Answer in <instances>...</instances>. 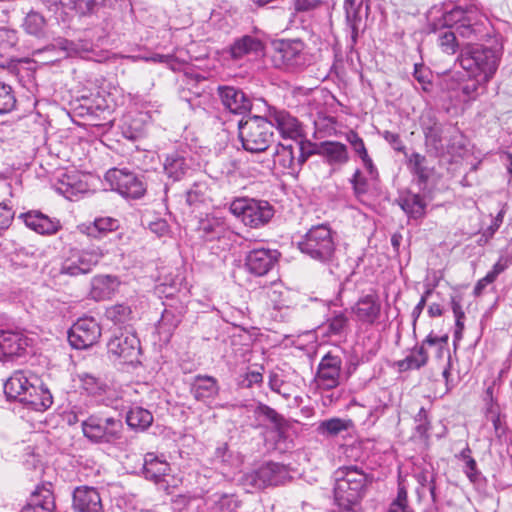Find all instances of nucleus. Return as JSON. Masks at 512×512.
<instances>
[{"label": "nucleus", "mask_w": 512, "mask_h": 512, "mask_svg": "<svg viewBox=\"0 0 512 512\" xmlns=\"http://www.w3.org/2000/svg\"><path fill=\"white\" fill-rule=\"evenodd\" d=\"M334 501L337 506H359L372 478L356 465L339 467L334 472Z\"/></svg>", "instance_id": "obj_1"}, {"label": "nucleus", "mask_w": 512, "mask_h": 512, "mask_svg": "<svg viewBox=\"0 0 512 512\" xmlns=\"http://www.w3.org/2000/svg\"><path fill=\"white\" fill-rule=\"evenodd\" d=\"M424 134L426 152L433 157H439L445 153L460 155L465 149L463 136L454 129L446 130L435 117L424 116L421 121Z\"/></svg>", "instance_id": "obj_2"}, {"label": "nucleus", "mask_w": 512, "mask_h": 512, "mask_svg": "<svg viewBox=\"0 0 512 512\" xmlns=\"http://www.w3.org/2000/svg\"><path fill=\"white\" fill-rule=\"evenodd\" d=\"M457 61L470 77L481 78L486 84L497 71L500 57L491 48L467 44L461 49Z\"/></svg>", "instance_id": "obj_3"}, {"label": "nucleus", "mask_w": 512, "mask_h": 512, "mask_svg": "<svg viewBox=\"0 0 512 512\" xmlns=\"http://www.w3.org/2000/svg\"><path fill=\"white\" fill-rule=\"evenodd\" d=\"M270 58L274 67L288 71L302 70L314 61L313 54L300 39H279L271 43Z\"/></svg>", "instance_id": "obj_4"}, {"label": "nucleus", "mask_w": 512, "mask_h": 512, "mask_svg": "<svg viewBox=\"0 0 512 512\" xmlns=\"http://www.w3.org/2000/svg\"><path fill=\"white\" fill-rule=\"evenodd\" d=\"M238 130L243 148L251 153L264 152L273 141V125L262 116L240 121Z\"/></svg>", "instance_id": "obj_5"}, {"label": "nucleus", "mask_w": 512, "mask_h": 512, "mask_svg": "<svg viewBox=\"0 0 512 512\" xmlns=\"http://www.w3.org/2000/svg\"><path fill=\"white\" fill-rule=\"evenodd\" d=\"M229 211L245 226L260 228L266 225L274 215L272 205L264 200L236 198L229 204Z\"/></svg>", "instance_id": "obj_6"}, {"label": "nucleus", "mask_w": 512, "mask_h": 512, "mask_svg": "<svg viewBox=\"0 0 512 512\" xmlns=\"http://www.w3.org/2000/svg\"><path fill=\"white\" fill-rule=\"evenodd\" d=\"M288 468L277 462H266L241 477V484L247 492L263 490L267 487L284 485L290 481Z\"/></svg>", "instance_id": "obj_7"}, {"label": "nucleus", "mask_w": 512, "mask_h": 512, "mask_svg": "<svg viewBox=\"0 0 512 512\" xmlns=\"http://www.w3.org/2000/svg\"><path fill=\"white\" fill-rule=\"evenodd\" d=\"M83 435L92 443L113 444L122 437L123 423L113 417L89 416L81 423Z\"/></svg>", "instance_id": "obj_8"}, {"label": "nucleus", "mask_w": 512, "mask_h": 512, "mask_svg": "<svg viewBox=\"0 0 512 512\" xmlns=\"http://www.w3.org/2000/svg\"><path fill=\"white\" fill-rule=\"evenodd\" d=\"M107 353L110 358L124 364L139 362L141 353L140 340L135 333L128 330L114 332L107 342Z\"/></svg>", "instance_id": "obj_9"}, {"label": "nucleus", "mask_w": 512, "mask_h": 512, "mask_svg": "<svg viewBox=\"0 0 512 512\" xmlns=\"http://www.w3.org/2000/svg\"><path fill=\"white\" fill-rule=\"evenodd\" d=\"M311 154L312 151L302 141L285 139L276 147L274 163L294 172L302 167Z\"/></svg>", "instance_id": "obj_10"}, {"label": "nucleus", "mask_w": 512, "mask_h": 512, "mask_svg": "<svg viewBox=\"0 0 512 512\" xmlns=\"http://www.w3.org/2000/svg\"><path fill=\"white\" fill-rule=\"evenodd\" d=\"M298 247L301 253L310 256H330L334 251L331 229L326 224L313 226Z\"/></svg>", "instance_id": "obj_11"}, {"label": "nucleus", "mask_w": 512, "mask_h": 512, "mask_svg": "<svg viewBox=\"0 0 512 512\" xmlns=\"http://www.w3.org/2000/svg\"><path fill=\"white\" fill-rule=\"evenodd\" d=\"M342 359L340 356L326 353L320 360L314 381L318 388L332 390L342 382Z\"/></svg>", "instance_id": "obj_12"}, {"label": "nucleus", "mask_w": 512, "mask_h": 512, "mask_svg": "<svg viewBox=\"0 0 512 512\" xmlns=\"http://www.w3.org/2000/svg\"><path fill=\"white\" fill-rule=\"evenodd\" d=\"M105 180L112 190L130 198H140L145 192V186L140 178L125 169L113 168L106 172Z\"/></svg>", "instance_id": "obj_13"}, {"label": "nucleus", "mask_w": 512, "mask_h": 512, "mask_svg": "<svg viewBox=\"0 0 512 512\" xmlns=\"http://www.w3.org/2000/svg\"><path fill=\"white\" fill-rule=\"evenodd\" d=\"M100 337L101 327L92 317L78 319L68 331V341L75 349L91 347Z\"/></svg>", "instance_id": "obj_14"}, {"label": "nucleus", "mask_w": 512, "mask_h": 512, "mask_svg": "<svg viewBox=\"0 0 512 512\" xmlns=\"http://www.w3.org/2000/svg\"><path fill=\"white\" fill-rule=\"evenodd\" d=\"M381 301L377 291L361 296L352 307V312L358 322L364 325H374L381 316Z\"/></svg>", "instance_id": "obj_15"}, {"label": "nucleus", "mask_w": 512, "mask_h": 512, "mask_svg": "<svg viewBox=\"0 0 512 512\" xmlns=\"http://www.w3.org/2000/svg\"><path fill=\"white\" fill-rule=\"evenodd\" d=\"M265 118L276 127L285 139H296L301 133L300 122L288 111L269 106Z\"/></svg>", "instance_id": "obj_16"}, {"label": "nucleus", "mask_w": 512, "mask_h": 512, "mask_svg": "<svg viewBox=\"0 0 512 512\" xmlns=\"http://www.w3.org/2000/svg\"><path fill=\"white\" fill-rule=\"evenodd\" d=\"M18 218L23 221L27 228L40 235L51 236L62 228L59 219L50 217L40 210H29L21 213Z\"/></svg>", "instance_id": "obj_17"}, {"label": "nucleus", "mask_w": 512, "mask_h": 512, "mask_svg": "<svg viewBox=\"0 0 512 512\" xmlns=\"http://www.w3.org/2000/svg\"><path fill=\"white\" fill-rule=\"evenodd\" d=\"M72 508L75 512H104L99 491L91 486H78L72 494Z\"/></svg>", "instance_id": "obj_18"}, {"label": "nucleus", "mask_w": 512, "mask_h": 512, "mask_svg": "<svg viewBox=\"0 0 512 512\" xmlns=\"http://www.w3.org/2000/svg\"><path fill=\"white\" fill-rule=\"evenodd\" d=\"M218 95L224 108L233 114H243L251 109L250 98L236 87L219 86Z\"/></svg>", "instance_id": "obj_19"}, {"label": "nucleus", "mask_w": 512, "mask_h": 512, "mask_svg": "<svg viewBox=\"0 0 512 512\" xmlns=\"http://www.w3.org/2000/svg\"><path fill=\"white\" fill-rule=\"evenodd\" d=\"M31 339L21 331L0 330V353L7 358L22 356Z\"/></svg>", "instance_id": "obj_20"}, {"label": "nucleus", "mask_w": 512, "mask_h": 512, "mask_svg": "<svg viewBox=\"0 0 512 512\" xmlns=\"http://www.w3.org/2000/svg\"><path fill=\"white\" fill-rule=\"evenodd\" d=\"M34 383L26 396L22 397L20 403L34 411H45L53 404V397L49 389L43 385L38 377L33 378Z\"/></svg>", "instance_id": "obj_21"}, {"label": "nucleus", "mask_w": 512, "mask_h": 512, "mask_svg": "<svg viewBox=\"0 0 512 512\" xmlns=\"http://www.w3.org/2000/svg\"><path fill=\"white\" fill-rule=\"evenodd\" d=\"M37 377L31 371H15L4 384V392L9 399L20 401L26 396L30 385L34 383L33 378Z\"/></svg>", "instance_id": "obj_22"}, {"label": "nucleus", "mask_w": 512, "mask_h": 512, "mask_svg": "<svg viewBox=\"0 0 512 512\" xmlns=\"http://www.w3.org/2000/svg\"><path fill=\"white\" fill-rule=\"evenodd\" d=\"M191 169V159L185 152L173 151L164 161V172L173 181L181 180Z\"/></svg>", "instance_id": "obj_23"}, {"label": "nucleus", "mask_w": 512, "mask_h": 512, "mask_svg": "<svg viewBox=\"0 0 512 512\" xmlns=\"http://www.w3.org/2000/svg\"><path fill=\"white\" fill-rule=\"evenodd\" d=\"M220 391L216 378L208 375H197L194 377L191 385V393L193 397L202 402L215 399Z\"/></svg>", "instance_id": "obj_24"}, {"label": "nucleus", "mask_w": 512, "mask_h": 512, "mask_svg": "<svg viewBox=\"0 0 512 512\" xmlns=\"http://www.w3.org/2000/svg\"><path fill=\"white\" fill-rule=\"evenodd\" d=\"M120 281L111 275H99L91 282L90 297L95 301L109 299L117 290Z\"/></svg>", "instance_id": "obj_25"}, {"label": "nucleus", "mask_w": 512, "mask_h": 512, "mask_svg": "<svg viewBox=\"0 0 512 512\" xmlns=\"http://www.w3.org/2000/svg\"><path fill=\"white\" fill-rule=\"evenodd\" d=\"M170 470L166 460L160 459L155 453L149 452L144 456L143 475L147 480L158 484Z\"/></svg>", "instance_id": "obj_26"}, {"label": "nucleus", "mask_w": 512, "mask_h": 512, "mask_svg": "<svg viewBox=\"0 0 512 512\" xmlns=\"http://www.w3.org/2000/svg\"><path fill=\"white\" fill-rule=\"evenodd\" d=\"M54 509L55 499L52 491L46 488H37L21 512H54Z\"/></svg>", "instance_id": "obj_27"}, {"label": "nucleus", "mask_w": 512, "mask_h": 512, "mask_svg": "<svg viewBox=\"0 0 512 512\" xmlns=\"http://www.w3.org/2000/svg\"><path fill=\"white\" fill-rule=\"evenodd\" d=\"M228 229V223L223 216L207 214L199 221L198 230L209 240L221 237Z\"/></svg>", "instance_id": "obj_28"}, {"label": "nucleus", "mask_w": 512, "mask_h": 512, "mask_svg": "<svg viewBox=\"0 0 512 512\" xmlns=\"http://www.w3.org/2000/svg\"><path fill=\"white\" fill-rule=\"evenodd\" d=\"M263 51L262 42L253 36L245 35L236 40L230 48L233 59H241L248 55H259Z\"/></svg>", "instance_id": "obj_29"}, {"label": "nucleus", "mask_w": 512, "mask_h": 512, "mask_svg": "<svg viewBox=\"0 0 512 512\" xmlns=\"http://www.w3.org/2000/svg\"><path fill=\"white\" fill-rule=\"evenodd\" d=\"M80 387L89 396L95 397L103 401L105 405H112L110 402L104 401L102 398L108 391L107 383L100 377H96L90 373H83L79 375Z\"/></svg>", "instance_id": "obj_30"}, {"label": "nucleus", "mask_w": 512, "mask_h": 512, "mask_svg": "<svg viewBox=\"0 0 512 512\" xmlns=\"http://www.w3.org/2000/svg\"><path fill=\"white\" fill-rule=\"evenodd\" d=\"M458 35L464 39L475 41L480 39L484 33V23L478 19V15H467L463 17L456 26Z\"/></svg>", "instance_id": "obj_31"}, {"label": "nucleus", "mask_w": 512, "mask_h": 512, "mask_svg": "<svg viewBox=\"0 0 512 512\" xmlns=\"http://www.w3.org/2000/svg\"><path fill=\"white\" fill-rule=\"evenodd\" d=\"M428 359L427 349H424L423 346L415 345L411 349L410 354L404 359L398 360L395 365L400 372L419 370L427 365Z\"/></svg>", "instance_id": "obj_32"}, {"label": "nucleus", "mask_w": 512, "mask_h": 512, "mask_svg": "<svg viewBox=\"0 0 512 512\" xmlns=\"http://www.w3.org/2000/svg\"><path fill=\"white\" fill-rule=\"evenodd\" d=\"M152 413L143 407L133 406L126 413L127 425L135 431H145L153 423Z\"/></svg>", "instance_id": "obj_33"}, {"label": "nucleus", "mask_w": 512, "mask_h": 512, "mask_svg": "<svg viewBox=\"0 0 512 512\" xmlns=\"http://www.w3.org/2000/svg\"><path fill=\"white\" fill-rule=\"evenodd\" d=\"M255 414L258 416H264L273 424L274 431L277 433L279 439L286 437V432L290 427V424L275 409L266 404L259 403L255 409Z\"/></svg>", "instance_id": "obj_34"}, {"label": "nucleus", "mask_w": 512, "mask_h": 512, "mask_svg": "<svg viewBox=\"0 0 512 512\" xmlns=\"http://www.w3.org/2000/svg\"><path fill=\"white\" fill-rule=\"evenodd\" d=\"M320 153L330 165H342L349 160L347 147L340 142H324Z\"/></svg>", "instance_id": "obj_35"}, {"label": "nucleus", "mask_w": 512, "mask_h": 512, "mask_svg": "<svg viewBox=\"0 0 512 512\" xmlns=\"http://www.w3.org/2000/svg\"><path fill=\"white\" fill-rule=\"evenodd\" d=\"M119 220L113 217H98L92 223L85 226V232L88 236L100 238L109 232L116 231L119 228Z\"/></svg>", "instance_id": "obj_36"}, {"label": "nucleus", "mask_w": 512, "mask_h": 512, "mask_svg": "<svg viewBox=\"0 0 512 512\" xmlns=\"http://www.w3.org/2000/svg\"><path fill=\"white\" fill-rule=\"evenodd\" d=\"M408 166L417 177L418 183L426 185L433 171L428 167L426 157L418 152H413L408 158Z\"/></svg>", "instance_id": "obj_37"}, {"label": "nucleus", "mask_w": 512, "mask_h": 512, "mask_svg": "<svg viewBox=\"0 0 512 512\" xmlns=\"http://www.w3.org/2000/svg\"><path fill=\"white\" fill-rule=\"evenodd\" d=\"M53 2L74 10L80 15H88L94 13L100 6H103L105 0H53Z\"/></svg>", "instance_id": "obj_38"}, {"label": "nucleus", "mask_w": 512, "mask_h": 512, "mask_svg": "<svg viewBox=\"0 0 512 512\" xmlns=\"http://www.w3.org/2000/svg\"><path fill=\"white\" fill-rule=\"evenodd\" d=\"M400 206L409 217L414 219L425 215L426 202L419 194H408L401 198Z\"/></svg>", "instance_id": "obj_39"}, {"label": "nucleus", "mask_w": 512, "mask_h": 512, "mask_svg": "<svg viewBox=\"0 0 512 512\" xmlns=\"http://www.w3.org/2000/svg\"><path fill=\"white\" fill-rule=\"evenodd\" d=\"M388 512H414L408 501V485L406 480L399 476L396 497L392 500Z\"/></svg>", "instance_id": "obj_40"}, {"label": "nucleus", "mask_w": 512, "mask_h": 512, "mask_svg": "<svg viewBox=\"0 0 512 512\" xmlns=\"http://www.w3.org/2000/svg\"><path fill=\"white\" fill-rule=\"evenodd\" d=\"M105 317L114 325H128L133 318V312L129 305L119 303L107 307Z\"/></svg>", "instance_id": "obj_41"}, {"label": "nucleus", "mask_w": 512, "mask_h": 512, "mask_svg": "<svg viewBox=\"0 0 512 512\" xmlns=\"http://www.w3.org/2000/svg\"><path fill=\"white\" fill-rule=\"evenodd\" d=\"M24 31L35 37H43L45 35L46 20L38 12H29L22 23Z\"/></svg>", "instance_id": "obj_42"}, {"label": "nucleus", "mask_w": 512, "mask_h": 512, "mask_svg": "<svg viewBox=\"0 0 512 512\" xmlns=\"http://www.w3.org/2000/svg\"><path fill=\"white\" fill-rule=\"evenodd\" d=\"M278 258H243L245 269L254 276L267 274L275 265Z\"/></svg>", "instance_id": "obj_43"}, {"label": "nucleus", "mask_w": 512, "mask_h": 512, "mask_svg": "<svg viewBox=\"0 0 512 512\" xmlns=\"http://www.w3.org/2000/svg\"><path fill=\"white\" fill-rule=\"evenodd\" d=\"M349 183L352 186L355 199L360 203H366L365 196L369 190V183L360 169H356L354 171L353 175L349 179Z\"/></svg>", "instance_id": "obj_44"}, {"label": "nucleus", "mask_w": 512, "mask_h": 512, "mask_svg": "<svg viewBox=\"0 0 512 512\" xmlns=\"http://www.w3.org/2000/svg\"><path fill=\"white\" fill-rule=\"evenodd\" d=\"M486 418L494 427L495 433L501 436L505 432L504 416L501 414L500 406L495 401H490L486 405Z\"/></svg>", "instance_id": "obj_45"}, {"label": "nucleus", "mask_w": 512, "mask_h": 512, "mask_svg": "<svg viewBox=\"0 0 512 512\" xmlns=\"http://www.w3.org/2000/svg\"><path fill=\"white\" fill-rule=\"evenodd\" d=\"M97 264V261H91L87 258H78L77 263L76 262H65L62 265L61 272L71 275V276H77L80 274H87L92 270V267Z\"/></svg>", "instance_id": "obj_46"}, {"label": "nucleus", "mask_w": 512, "mask_h": 512, "mask_svg": "<svg viewBox=\"0 0 512 512\" xmlns=\"http://www.w3.org/2000/svg\"><path fill=\"white\" fill-rule=\"evenodd\" d=\"M182 315L172 309H165L158 323L159 331L171 334L181 323Z\"/></svg>", "instance_id": "obj_47"}, {"label": "nucleus", "mask_w": 512, "mask_h": 512, "mask_svg": "<svg viewBox=\"0 0 512 512\" xmlns=\"http://www.w3.org/2000/svg\"><path fill=\"white\" fill-rule=\"evenodd\" d=\"M447 343H448L447 335L438 336V335H435L433 332H430L426 336V338L421 342L420 346H423L424 349H426V346L435 347L437 356L441 358V357H443L444 354L450 353L447 348Z\"/></svg>", "instance_id": "obj_48"}, {"label": "nucleus", "mask_w": 512, "mask_h": 512, "mask_svg": "<svg viewBox=\"0 0 512 512\" xmlns=\"http://www.w3.org/2000/svg\"><path fill=\"white\" fill-rule=\"evenodd\" d=\"M438 45L444 53L449 55L455 54L459 47L455 32L451 30L440 31L438 35Z\"/></svg>", "instance_id": "obj_49"}, {"label": "nucleus", "mask_w": 512, "mask_h": 512, "mask_svg": "<svg viewBox=\"0 0 512 512\" xmlns=\"http://www.w3.org/2000/svg\"><path fill=\"white\" fill-rule=\"evenodd\" d=\"M16 106V98L11 86L0 82V114L11 112Z\"/></svg>", "instance_id": "obj_50"}, {"label": "nucleus", "mask_w": 512, "mask_h": 512, "mask_svg": "<svg viewBox=\"0 0 512 512\" xmlns=\"http://www.w3.org/2000/svg\"><path fill=\"white\" fill-rule=\"evenodd\" d=\"M416 423V433L423 439L429 438V431L431 429V422L428 416V411L421 407L414 417Z\"/></svg>", "instance_id": "obj_51"}, {"label": "nucleus", "mask_w": 512, "mask_h": 512, "mask_svg": "<svg viewBox=\"0 0 512 512\" xmlns=\"http://www.w3.org/2000/svg\"><path fill=\"white\" fill-rule=\"evenodd\" d=\"M364 0H345L344 8L348 23L361 22Z\"/></svg>", "instance_id": "obj_52"}, {"label": "nucleus", "mask_w": 512, "mask_h": 512, "mask_svg": "<svg viewBox=\"0 0 512 512\" xmlns=\"http://www.w3.org/2000/svg\"><path fill=\"white\" fill-rule=\"evenodd\" d=\"M319 431L322 434L335 436L347 429V425L344 420L340 418H331L320 423Z\"/></svg>", "instance_id": "obj_53"}, {"label": "nucleus", "mask_w": 512, "mask_h": 512, "mask_svg": "<svg viewBox=\"0 0 512 512\" xmlns=\"http://www.w3.org/2000/svg\"><path fill=\"white\" fill-rule=\"evenodd\" d=\"M347 325V316L342 312L336 313L327 320V333L329 335H340Z\"/></svg>", "instance_id": "obj_54"}, {"label": "nucleus", "mask_w": 512, "mask_h": 512, "mask_svg": "<svg viewBox=\"0 0 512 512\" xmlns=\"http://www.w3.org/2000/svg\"><path fill=\"white\" fill-rule=\"evenodd\" d=\"M414 78L421 84L423 91L429 92L432 87L431 71L423 64L414 65Z\"/></svg>", "instance_id": "obj_55"}, {"label": "nucleus", "mask_w": 512, "mask_h": 512, "mask_svg": "<svg viewBox=\"0 0 512 512\" xmlns=\"http://www.w3.org/2000/svg\"><path fill=\"white\" fill-rule=\"evenodd\" d=\"M354 152L359 156V158L362 160L363 166L368 171L370 175H373L374 172H376L375 165L368 155L365 143L363 139L361 141H358L354 146H351Z\"/></svg>", "instance_id": "obj_56"}, {"label": "nucleus", "mask_w": 512, "mask_h": 512, "mask_svg": "<svg viewBox=\"0 0 512 512\" xmlns=\"http://www.w3.org/2000/svg\"><path fill=\"white\" fill-rule=\"evenodd\" d=\"M180 98L187 102L191 109H196L202 106L203 100L208 99V95H202L199 91L191 92L189 88H182Z\"/></svg>", "instance_id": "obj_57"}, {"label": "nucleus", "mask_w": 512, "mask_h": 512, "mask_svg": "<svg viewBox=\"0 0 512 512\" xmlns=\"http://www.w3.org/2000/svg\"><path fill=\"white\" fill-rule=\"evenodd\" d=\"M263 374L261 371L247 370L239 376L238 385L241 388H251L254 385L261 384Z\"/></svg>", "instance_id": "obj_58"}, {"label": "nucleus", "mask_w": 512, "mask_h": 512, "mask_svg": "<svg viewBox=\"0 0 512 512\" xmlns=\"http://www.w3.org/2000/svg\"><path fill=\"white\" fill-rule=\"evenodd\" d=\"M268 385L272 391L282 395L285 399L290 398L291 394L284 388V380L277 373L271 372L269 374Z\"/></svg>", "instance_id": "obj_59"}, {"label": "nucleus", "mask_w": 512, "mask_h": 512, "mask_svg": "<svg viewBox=\"0 0 512 512\" xmlns=\"http://www.w3.org/2000/svg\"><path fill=\"white\" fill-rule=\"evenodd\" d=\"M295 12H310L323 5L322 0H292Z\"/></svg>", "instance_id": "obj_60"}, {"label": "nucleus", "mask_w": 512, "mask_h": 512, "mask_svg": "<svg viewBox=\"0 0 512 512\" xmlns=\"http://www.w3.org/2000/svg\"><path fill=\"white\" fill-rule=\"evenodd\" d=\"M417 483L423 488L435 482L436 475L432 470L421 469L414 474Z\"/></svg>", "instance_id": "obj_61"}, {"label": "nucleus", "mask_w": 512, "mask_h": 512, "mask_svg": "<svg viewBox=\"0 0 512 512\" xmlns=\"http://www.w3.org/2000/svg\"><path fill=\"white\" fill-rule=\"evenodd\" d=\"M464 473L472 483L480 482L482 477L481 472L477 469V464L474 459H469L468 462L465 463Z\"/></svg>", "instance_id": "obj_62"}, {"label": "nucleus", "mask_w": 512, "mask_h": 512, "mask_svg": "<svg viewBox=\"0 0 512 512\" xmlns=\"http://www.w3.org/2000/svg\"><path fill=\"white\" fill-rule=\"evenodd\" d=\"M382 136L394 150L404 152L405 146L399 134L386 130L382 133Z\"/></svg>", "instance_id": "obj_63"}, {"label": "nucleus", "mask_w": 512, "mask_h": 512, "mask_svg": "<svg viewBox=\"0 0 512 512\" xmlns=\"http://www.w3.org/2000/svg\"><path fill=\"white\" fill-rule=\"evenodd\" d=\"M481 83H483V80L481 78H474V80L467 82L462 86V93L468 99H475L476 96L478 95V89Z\"/></svg>", "instance_id": "obj_64"}]
</instances>
